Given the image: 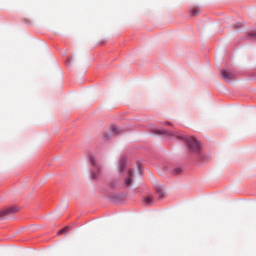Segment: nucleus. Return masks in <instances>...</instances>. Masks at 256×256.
Masks as SVG:
<instances>
[{"mask_svg":"<svg viewBox=\"0 0 256 256\" xmlns=\"http://www.w3.org/2000/svg\"><path fill=\"white\" fill-rule=\"evenodd\" d=\"M119 171H120V173H124V175H125L122 187H124V188L132 187L133 181L135 179V172L131 168H125V160L124 159L120 160V162H119Z\"/></svg>","mask_w":256,"mask_h":256,"instance_id":"1","label":"nucleus"},{"mask_svg":"<svg viewBox=\"0 0 256 256\" xmlns=\"http://www.w3.org/2000/svg\"><path fill=\"white\" fill-rule=\"evenodd\" d=\"M185 141L192 153H199L201 151V143L193 137L185 138Z\"/></svg>","mask_w":256,"mask_h":256,"instance_id":"2","label":"nucleus"},{"mask_svg":"<svg viewBox=\"0 0 256 256\" xmlns=\"http://www.w3.org/2000/svg\"><path fill=\"white\" fill-rule=\"evenodd\" d=\"M90 162L93 165V169H92V179H97L99 177V166L97 165V159H95V156H90Z\"/></svg>","mask_w":256,"mask_h":256,"instance_id":"3","label":"nucleus"},{"mask_svg":"<svg viewBox=\"0 0 256 256\" xmlns=\"http://www.w3.org/2000/svg\"><path fill=\"white\" fill-rule=\"evenodd\" d=\"M16 207H10L3 210H0V219H7V217H10V215H13L14 213H17Z\"/></svg>","mask_w":256,"mask_h":256,"instance_id":"4","label":"nucleus"},{"mask_svg":"<svg viewBox=\"0 0 256 256\" xmlns=\"http://www.w3.org/2000/svg\"><path fill=\"white\" fill-rule=\"evenodd\" d=\"M222 75V79H224V81H233V79H235V74L234 72H232L231 70H223L221 72Z\"/></svg>","mask_w":256,"mask_h":256,"instance_id":"5","label":"nucleus"},{"mask_svg":"<svg viewBox=\"0 0 256 256\" xmlns=\"http://www.w3.org/2000/svg\"><path fill=\"white\" fill-rule=\"evenodd\" d=\"M156 192L158 193L159 199H163L165 197V190L161 186H156Z\"/></svg>","mask_w":256,"mask_h":256,"instance_id":"6","label":"nucleus"},{"mask_svg":"<svg viewBox=\"0 0 256 256\" xmlns=\"http://www.w3.org/2000/svg\"><path fill=\"white\" fill-rule=\"evenodd\" d=\"M156 135H168V136H173L175 135L173 132H167L165 130H153Z\"/></svg>","mask_w":256,"mask_h":256,"instance_id":"7","label":"nucleus"},{"mask_svg":"<svg viewBox=\"0 0 256 256\" xmlns=\"http://www.w3.org/2000/svg\"><path fill=\"white\" fill-rule=\"evenodd\" d=\"M143 201L146 205H153V196L148 195L144 197Z\"/></svg>","mask_w":256,"mask_h":256,"instance_id":"8","label":"nucleus"},{"mask_svg":"<svg viewBox=\"0 0 256 256\" xmlns=\"http://www.w3.org/2000/svg\"><path fill=\"white\" fill-rule=\"evenodd\" d=\"M121 130L119 129V127H117V126H114V127H112V133L114 134V135H117V133H119Z\"/></svg>","mask_w":256,"mask_h":256,"instance_id":"9","label":"nucleus"},{"mask_svg":"<svg viewBox=\"0 0 256 256\" xmlns=\"http://www.w3.org/2000/svg\"><path fill=\"white\" fill-rule=\"evenodd\" d=\"M248 37H249L250 39H256V31L250 32V33L248 34Z\"/></svg>","mask_w":256,"mask_h":256,"instance_id":"10","label":"nucleus"},{"mask_svg":"<svg viewBox=\"0 0 256 256\" xmlns=\"http://www.w3.org/2000/svg\"><path fill=\"white\" fill-rule=\"evenodd\" d=\"M191 15H199V9L193 8V9L191 10Z\"/></svg>","mask_w":256,"mask_h":256,"instance_id":"11","label":"nucleus"},{"mask_svg":"<svg viewBox=\"0 0 256 256\" xmlns=\"http://www.w3.org/2000/svg\"><path fill=\"white\" fill-rule=\"evenodd\" d=\"M67 231H69V228H64L62 230H60L58 233L61 234V233H67Z\"/></svg>","mask_w":256,"mask_h":256,"instance_id":"12","label":"nucleus"},{"mask_svg":"<svg viewBox=\"0 0 256 256\" xmlns=\"http://www.w3.org/2000/svg\"><path fill=\"white\" fill-rule=\"evenodd\" d=\"M103 138H104V139H109V134H108V133H104V134H103Z\"/></svg>","mask_w":256,"mask_h":256,"instance_id":"13","label":"nucleus"},{"mask_svg":"<svg viewBox=\"0 0 256 256\" xmlns=\"http://www.w3.org/2000/svg\"><path fill=\"white\" fill-rule=\"evenodd\" d=\"M180 172H181L180 169H176V170H175V173H180Z\"/></svg>","mask_w":256,"mask_h":256,"instance_id":"14","label":"nucleus"},{"mask_svg":"<svg viewBox=\"0 0 256 256\" xmlns=\"http://www.w3.org/2000/svg\"><path fill=\"white\" fill-rule=\"evenodd\" d=\"M166 125H171V123L168 122V123H166Z\"/></svg>","mask_w":256,"mask_h":256,"instance_id":"15","label":"nucleus"},{"mask_svg":"<svg viewBox=\"0 0 256 256\" xmlns=\"http://www.w3.org/2000/svg\"><path fill=\"white\" fill-rule=\"evenodd\" d=\"M176 136H177V135H176ZM177 138H178V139H181V137H180V136H177Z\"/></svg>","mask_w":256,"mask_h":256,"instance_id":"16","label":"nucleus"}]
</instances>
